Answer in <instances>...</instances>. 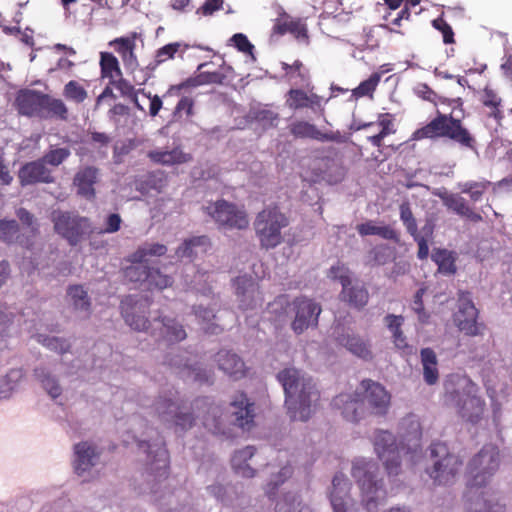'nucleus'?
Here are the masks:
<instances>
[{
  "label": "nucleus",
  "instance_id": "f257e3e1",
  "mask_svg": "<svg viewBox=\"0 0 512 512\" xmlns=\"http://www.w3.org/2000/svg\"><path fill=\"white\" fill-rule=\"evenodd\" d=\"M399 444L396 437L387 430H377L373 446L378 458L383 462L388 475H398L401 470V457L406 456L414 464L421 455L422 428L419 419L409 414L399 423Z\"/></svg>",
  "mask_w": 512,
  "mask_h": 512
},
{
  "label": "nucleus",
  "instance_id": "f03ea898",
  "mask_svg": "<svg viewBox=\"0 0 512 512\" xmlns=\"http://www.w3.org/2000/svg\"><path fill=\"white\" fill-rule=\"evenodd\" d=\"M500 452L495 445H484L469 461L466 470L467 512H505L504 506L484 499V488L499 468Z\"/></svg>",
  "mask_w": 512,
  "mask_h": 512
},
{
  "label": "nucleus",
  "instance_id": "7ed1b4c3",
  "mask_svg": "<svg viewBox=\"0 0 512 512\" xmlns=\"http://www.w3.org/2000/svg\"><path fill=\"white\" fill-rule=\"evenodd\" d=\"M155 412L164 420H171L181 431L191 429L196 419H201L203 426L212 434H225L222 427L223 410L210 402L209 398H197L189 405L177 404L171 398L159 397L154 404Z\"/></svg>",
  "mask_w": 512,
  "mask_h": 512
},
{
  "label": "nucleus",
  "instance_id": "20e7f679",
  "mask_svg": "<svg viewBox=\"0 0 512 512\" xmlns=\"http://www.w3.org/2000/svg\"><path fill=\"white\" fill-rule=\"evenodd\" d=\"M285 392V405L291 420L307 421L312 404L319 400V392L311 378L296 368H285L277 374Z\"/></svg>",
  "mask_w": 512,
  "mask_h": 512
},
{
  "label": "nucleus",
  "instance_id": "39448f33",
  "mask_svg": "<svg viewBox=\"0 0 512 512\" xmlns=\"http://www.w3.org/2000/svg\"><path fill=\"white\" fill-rule=\"evenodd\" d=\"M446 140L458 145L461 149L477 151L478 141L476 136L465 126L460 118L453 117V113L436 111V115L424 126L416 129L410 140L421 141Z\"/></svg>",
  "mask_w": 512,
  "mask_h": 512
},
{
  "label": "nucleus",
  "instance_id": "423d86ee",
  "mask_svg": "<svg viewBox=\"0 0 512 512\" xmlns=\"http://www.w3.org/2000/svg\"><path fill=\"white\" fill-rule=\"evenodd\" d=\"M445 402L456 408L466 422L477 424L485 412V401L479 387L467 376L451 375L444 384Z\"/></svg>",
  "mask_w": 512,
  "mask_h": 512
},
{
  "label": "nucleus",
  "instance_id": "0eeeda50",
  "mask_svg": "<svg viewBox=\"0 0 512 512\" xmlns=\"http://www.w3.org/2000/svg\"><path fill=\"white\" fill-rule=\"evenodd\" d=\"M351 475L361 492L364 507L372 512L387 497L383 479L379 478V467L372 460L356 459L352 464Z\"/></svg>",
  "mask_w": 512,
  "mask_h": 512
},
{
  "label": "nucleus",
  "instance_id": "6e6552de",
  "mask_svg": "<svg viewBox=\"0 0 512 512\" xmlns=\"http://www.w3.org/2000/svg\"><path fill=\"white\" fill-rule=\"evenodd\" d=\"M288 218L277 206L260 211L254 221L255 233L262 248H275L282 242L281 230L288 226Z\"/></svg>",
  "mask_w": 512,
  "mask_h": 512
},
{
  "label": "nucleus",
  "instance_id": "1a4fd4ad",
  "mask_svg": "<svg viewBox=\"0 0 512 512\" xmlns=\"http://www.w3.org/2000/svg\"><path fill=\"white\" fill-rule=\"evenodd\" d=\"M430 455L435 461L428 473L434 483L438 485L454 483L463 466L459 456L450 453L447 445L443 442L432 443Z\"/></svg>",
  "mask_w": 512,
  "mask_h": 512
},
{
  "label": "nucleus",
  "instance_id": "9d476101",
  "mask_svg": "<svg viewBox=\"0 0 512 512\" xmlns=\"http://www.w3.org/2000/svg\"><path fill=\"white\" fill-rule=\"evenodd\" d=\"M51 221L55 233L67 240L71 246L79 244L93 231L90 219L75 212L54 210Z\"/></svg>",
  "mask_w": 512,
  "mask_h": 512
},
{
  "label": "nucleus",
  "instance_id": "9b49d317",
  "mask_svg": "<svg viewBox=\"0 0 512 512\" xmlns=\"http://www.w3.org/2000/svg\"><path fill=\"white\" fill-rule=\"evenodd\" d=\"M205 210L221 227L243 230L249 226L246 211L224 199L210 203L205 207Z\"/></svg>",
  "mask_w": 512,
  "mask_h": 512
},
{
  "label": "nucleus",
  "instance_id": "f8f14e48",
  "mask_svg": "<svg viewBox=\"0 0 512 512\" xmlns=\"http://www.w3.org/2000/svg\"><path fill=\"white\" fill-rule=\"evenodd\" d=\"M321 311V306L315 301L303 296L295 298L292 301V312L295 315L291 322V329L299 335L309 327L316 326Z\"/></svg>",
  "mask_w": 512,
  "mask_h": 512
},
{
  "label": "nucleus",
  "instance_id": "ddd939ff",
  "mask_svg": "<svg viewBox=\"0 0 512 512\" xmlns=\"http://www.w3.org/2000/svg\"><path fill=\"white\" fill-rule=\"evenodd\" d=\"M478 310L470 298L468 292H462L459 296V308L454 314V323L458 329L467 336L481 334L482 324L477 322Z\"/></svg>",
  "mask_w": 512,
  "mask_h": 512
},
{
  "label": "nucleus",
  "instance_id": "4468645a",
  "mask_svg": "<svg viewBox=\"0 0 512 512\" xmlns=\"http://www.w3.org/2000/svg\"><path fill=\"white\" fill-rule=\"evenodd\" d=\"M351 486L344 474L338 473L333 477L329 495L333 512H358L357 502L350 493Z\"/></svg>",
  "mask_w": 512,
  "mask_h": 512
},
{
  "label": "nucleus",
  "instance_id": "2eb2a0df",
  "mask_svg": "<svg viewBox=\"0 0 512 512\" xmlns=\"http://www.w3.org/2000/svg\"><path fill=\"white\" fill-rule=\"evenodd\" d=\"M360 392L364 403L367 402L371 413L379 416L387 414L391 395L381 384L374 382L370 379L361 381Z\"/></svg>",
  "mask_w": 512,
  "mask_h": 512
},
{
  "label": "nucleus",
  "instance_id": "dca6fc26",
  "mask_svg": "<svg viewBox=\"0 0 512 512\" xmlns=\"http://www.w3.org/2000/svg\"><path fill=\"white\" fill-rule=\"evenodd\" d=\"M333 336L336 343L346 348L353 355L364 360H371L373 357L371 346L361 336L350 333L342 324H337L333 328Z\"/></svg>",
  "mask_w": 512,
  "mask_h": 512
},
{
  "label": "nucleus",
  "instance_id": "f3484780",
  "mask_svg": "<svg viewBox=\"0 0 512 512\" xmlns=\"http://www.w3.org/2000/svg\"><path fill=\"white\" fill-rule=\"evenodd\" d=\"M236 295L242 310L254 309L261 306L264 299L259 285L252 277L239 276L235 279Z\"/></svg>",
  "mask_w": 512,
  "mask_h": 512
},
{
  "label": "nucleus",
  "instance_id": "a211bd4d",
  "mask_svg": "<svg viewBox=\"0 0 512 512\" xmlns=\"http://www.w3.org/2000/svg\"><path fill=\"white\" fill-rule=\"evenodd\" d=\"M332 405L341 411L342 416L350 422L356 423L366 414L362 393L356 390L353 394L341 393L337 395Z\"/></svg>",
  "mask_w": 512,
  "mask_h": 512
},
{
  "label": "nucleus",
  "instance_id": "6ab92c4d",
  "mask_svg": "<svg viewBox=\"0 0 512 512\" xmlns=\"http://www.w3.org/2000/svg\"><path fill=\"white\" fill-rule=\"evenodd\" d=\"M18 177L22 186L37 183L50 184L55 181L51 169L41 158L24 164L18 172Z\"/></svg>",
  "mask_w": 512,
  "mask_h": 512
},
{
  "label": "nucleus",
  "instance_id": "aec40b11",
  "mask_svg": "<svg viewBox=\"0 0 512 512\" xmlns=\"http://www.w3.org/2000/svg\"><path fill=\"white\" fill-rule=\"evenodd\" d=\"M125 277L131 282L145 283L146 279H152L155 276L160 278L156 285L160 290L170 287L173 283V279L166 274H163L159 268L149 267L147 265L133 264L124 270Z\"/></svg>",
  "mask_w": 512,
  "mask_h": 512
},
{
  "label": "nucleus",
  "instance_id": "412c9836",
  "mask_svg": "<svg viewBox=\"0 0 512 512\" xmlns=\"http://www.w3.org/2000/svg\"><path fill=\"white\" fill-rule=\"evenodd\" d=\"M231 407L234 424L249 430L254 424V403L248 399L245 393L238 392L233 397Z\"/></svg>",
  "mask_w": 512,
  "mask_h": 512
},
{
  "label": "nucleus",
  "instance_id": "4be33fe9",
  "mask_svg": "<svg viewBox=\"0 0 512 512\" xmlns=\"http://www.w3.org/2000/svg\"><path fill=\"white\" fill-rule=\"evenodd\" d=\"M438 196L441 199L443 205L458 216L463 217L473 223H479L483 220L482 216L478 212L474 211L466 199L463 198L460 194L449 193L445 191L439 193Z\"/></svg>",
  "mask_w": 512,
  "mask_h": 512
},
{
  "label": "nucleus",
  "instance_id": "5701e85b",
  "mask_svg": "<svg viewBox=\"0 0 512 512\" xmlns=\"http://www.w3.org/2000/svg\"><path fill=\"white\" fill-rule=\"evenodd\" d=\"M290 134L295 138H310L318 141L340 142L341 135L339 132H321L314 124L304 120H297L289 126Z\"/></svg>",
  "mask_w": 512,
  "mask_h": 512
},
{
  "label": "nucleus",
  "instance_id": "b1692460",
  "mask_svg": "<svg viewBox=\"0 0 512 512\" xmlns=\"http://www.w3.org/2000/svg\"><path fill=\"white\" fill-rule=\"evenodd\" d=\"M323 99L316 93L308 92L299 88H291L286 93V106L291 110H301V109H322Z\"/></svg>",
  "mask_w": 512,
  "mask_h": 512
},
{
  "label": "nucleus",
  "instance_id": "393cba45",
  "mask_svg": "<svg viewBox=\"0 0 512 512\" xmlns=\"http://www.w3.org/2000/svg\"><path fill=\"white\" fill-rule=\"evenodd\" d=\"M45 94L34 90L20 91L16 97V106L20 114L43 117Z\"/></svg>",
  "mask_w": 512,
  "mask_h": 512
},
{
  "label": "nucleus",
  "instance_id": "a878e982",
  "mask_svg": "<svg viewBox=\"0 0 512 512\" xmlns=\"http://www.w3.org/2000/svg\"><path fill=\"white\" fill-rule=\"evenodd\" d=\"M99 177V169L94 166H85L78 170L73 179V184L77 189V194L87 200H92L96 196L94 185Z\"/></svg>",
  "mask_w": 512,
  "mask_h": 512
},
{
  "label": "nucleus",
  "instance_id": "bb28decb",
  "mask_svg": "<svg viewBox=\"0 0 512 512\" xmlns=\"http://www.w3.org/2000/svg\"><path fill=\"white\" fill-rule=\"evenodd\" d=\"M136 33L127 37H118L109 42L115 51L120 55L126 69L134 71L138 66V59L135 54Z\"/></svg>",
  "mask_w": 512,
  "mask_h": 512
},
{
  "label": "nucleus",
  "instance_id": "cd10ccee",
  "mask_svg": "<svg viewBox=\"0 0 512 512\" xmlns=\"http://www.w3.org/2000/svg\"><path fill=\"white\" fill-rule=\"evenodd\" d=\"M341 299L356 309L365 307L369 300V292L364 285H352L351 279L344 277L342 279Z\"/></svg>",
  "mask_w": 512,
  "mask_h": 512
},
{
  "label": "nucleus",
  "instance_id": "c85d7f7f",
  "mask_svg": "<svg viewBox=\"0 0 512 512\" xmlns=\"http://www.w3.org/2000/svg\"><path fill=\"white\" fill-rule=\"evenodd\" d=\"M218 367L229 376L240 378L245 375V363L235 353L230 351H219L217 353Z\"/></svg>",
  "mask_w": 512,
  "mask_h": 512
},
{
  "label": "nucleus",
  "instance_id": "c756f323",
  "mask_svg": "<svg viewBox=\"0 0 512 512\" xmlns=\"http://www.w3.org/2000/svg\"><path fill=\"white\" fill-rule=\"evenodd\" d=\"M147 156L152 162L167 166L183 164L192 160L191 154L185 153L179 147L170 151L152 150L148 152Z\"/></svg>",
  "mask_w": 512,
  "mask_h": 512
},
{
  "label": "nucleus",
  "instance_id": "7c9ffc66",
  "mask_svg": "<svg viewBox=\"0 0 512 512\" xmlns=\"http://www.w3.org/2000/svg\"><path fill=\"white\" fill-rule=\"evenodd\" d=\"M322 4L323 12L321 17L323 19L332 17L339 22L349 21L353 11L360 9V6L352 7V5L344 3L343 0H323Z\"/></svg>",
  "mask_w": 512,
  "mask_h": 512
},
{
  "label": "nucleus",
  "instance_id": "2f4dec72",
  "mask_svg": "<svg viewBox=\"0 0 512 512\" xmlns=\"http://www.w3.org/2000/svg\"><path fill=\"white\" fill-rule=\"evenodd\" d=\"M75 472L81 476L94 465L97 457L95 448L88 442H81L75 445Z\"/></svg>",
  "mask_w": 512,
  "mask_h": 512
},
{
  "label": "nucleus",
  "instance_id": "473e14b6",
  "mask_svg": "<svg viewBox=\"0 0 512 512\" xmlns=\"http://www.w3.org/2000/svg\"><path fill=\"white\" fill-rule=\"evenodd\" d=\"M211 247L210 238L206 235L194 236L183 242L176 250L179 258H192L198 253H206Z\"/></svg>",
  "mask_w": 512,
  "mask_h": 512
},
{
  "label": "nucleus",
  "instance_id": "72a5a7b5",
  "mask_svg": "<svg viewBox=\"0 0 512 512\" xmlns=\"http://www.w3.org/2000/svg\"><path fill=\"white\" fill-rule=\"evenodd\" d=\"M435 230V224L432 220H427L425 224L418 230L417 226L415 227V232H410L409 234L413 237L414 241L418 245L417 257L420 260L427 259L429 255V246L428 243L432 241Z\"/></svg>",
  "mask_w": 512,
  "mask_h": 512
},
{
  "label": "nucleus",
  "instance_id": "f704fd0d",
  "mask_svg": "<svg viewBox=\"0 0 512 512\" xmlns=\"http://www.w3.org/2000/svg\"><path fill=\"white\" fill-rule=\"evenodd\" d=\"M423 378L426 384L434 385L439 380L438 360L432 348H423L420 351Z\"/></svg>",
  "mask_w": 512,
  "mask_h": 512
},
{
  "label": "nucleus",
  "instance_id": "c9c22d12",
  "mask_svg": "<svg viewBox=\"0 0 512 512\" xmlns=\"http://www.w3.org/2000/svg\"><path fill=\"white\" fill-rule=\"evenodd\" d=\"M139 446L146 447L149 456L154 454L151 459V471L156 472L160 476L166 474L169 463V453L165 447V443L161 441L159 444H156L155 450H152V446L146 442H141Z\"/></svg>",
  "mask_w": 512,
  "mask_h": 512
},
{
  "label": "nucleus",
  "instance_id": "e433bc0d",
  "mask_svg": "<svg viewBox=\"0 0 512 512\" xmlns=\"http://www.w3.org/2000/svg\"><path fill=\"white\" fill-rule=\"evenodd\" d=\"M255 454L253 446H247L234 453L231 459V465L234 471L245 478H252L255 475V470L247 463Z\"/></svg>",
  "mask_w": 512,
  "mask_h": 512
},
{
  "label": "nucleus",
  "instance_id": "4c0bfd02",
  "mask_svg": "<svg viewBox=\"0 0 512 512\" xmlns=\"http://www.w3.org/2000/svg\"><path fill=\"white\" fill-rule=\"evenodd\" d=\"M479 100L488 109V117L493 118L497 123L503 119L502 99L493 89L486 86L480 93Z\"/></svg>",
  "mask_w": 512,
  "mask_h": 512
},
{
  "label": "nucleus",
  "instance_id": "58836bf2",
  "mask_svg": "<svg viewBox=\"0 0 512 512\" xmlns=\"http://www.w3.org/2000/svg\"><path fill=\"white\" fill-rule=\"evenodd\" d=\"M167 252V247L160 243H144L140 245L133 253L127 257V262L131 264H141L147 261L148 257H161Z\"/></svg>",
  "mask_w": 512,
  "mask_h": 512
},
{
  "label": "nucleus",
  "instance_id": "ea45409f",
  "mask_svg": "<svg viewBox=\"0 0 512 512\" xmlns=\"http://www.w3.org/2000/svg\"><path fill=\"white\" fill-rule=\"evenodd\" d=\"M395 116L391 113H380L377 116V124L381 128L380 131L372 136H368L367 140L374 147L380 148L383 145V140L396 132Z\"/></svg>",
  "mask_w": 512,
  "mask_h": 512
},
{
  "label": "nucleus",
  "instance_id": "a19ab883",
  "mask_svg": "<svg viewBox=\"0 0 512 512\" xmlns=\"http://www.w3.org/2000/svg\"><path fill=\"white\" fill-rule=\"evenodd\" d=\"M491 186L492 183L486 179L468 180L458 183L460 192L468 195L470 201L473 203L482 201Z\"/></svg>",
  "mask_w": 512,
  "mask_h": 512
},
{
  "label": "nucleus",
  "instance_id": "79ce46f5",
  "mask_svg": "<svg viewBox=\"0 0 512 512\" xmlns=\"http://www.w3.org/2000/svg\"><path fill=\"white\" fill-rule=\"evenodd\" d=\"M100 73L103 79H108L109 84L123 75L117 57L111 52H100Z\"/></svg>",
  "mask_w": 512,
  "mask_h": 512
},
{
  "label": "nucleus",
  "instance_id": "37998d69",
  "mask_svg": "<svg viewBox=\"0 0 512 512\" xmlns=\"http://www.w3.org/2000/svg\"><path fill=\"white\" fill-rule=\"evenodd\" d=\"M384 322L392 334L395 347L400 350L408 348L407 338L402 331L404 317L401 315L388 314L385 316Z\"/></svg>",
  "mask_w": 512,
  "mask_h": 512
},
{
  "label": "nucleus",
  "instance_id": "c03bdc74",
  "mask_svg": "<svg viewBox=\"0 0 512 512\" xmlns=\"http://www.w3.org/2000/svg\"><path fill=\"white\" fill-rule=\"evenodd\" d=\"M268 312L272 315V320L275 322H285L289 319L292 312V302L289 301L287 295H280L268 305Z\"/></svg>",
  "mask_w": 512,
  "mask_h": 512
},
{
  "label": "nucleus",
  "instance_id": "a18cd8bd",
  "mask_svg": "<svg viewBox=\"0 0 512 512\" xmlns=\"http://www.w3.org/2000/svg\"><path fill=\"white\" fill-rule=\"evenodd\" d=\"M57 117L61 120L68 119V109L61 99H56L45 94L43 103V117Z\"/></svg>",
  "mask_w": 512,
  "mask_h": 512
},
{
  "label": "nucleus",
  "instance_id": "49530a36",
  "mask_svg": "<svg viewBox=\"0 0 512 512\" xmlns=\"http://www.w3.org/2000/svg\"><path fill=\"white\" fill-rule=\"evenodd\" d=\"M189 48V45L183 42H173L159 48L155 53L154 63L156 66L173 59L177 53L182 56Z\"/></svg>",
  "mask_w": 512,
  "mask_h": 512
},
{
  "label": "nucleus",
  "instance_id": "de8ad7c7",
  "mask_svg": "<svg viewBox=\"0 0 512 512\" xmlns=\"http://www.w3.org/2000/svg\"><path fill=\"white\" fill-rule=\"evenodd\" d=\"M431 258L437 264L440 273L450 275L456 272L455 259L452 252L446 249H436L432 253Z\"/></svg>",
  "mask_w": 512,
  "mask_h": 512
},
{
  "label": "nucleus",
  "instance_id": "09e8293b",
  "mask_svg": "<svg viewBox=\"0 0 512 512\" xmlns=\"http://www.w3.org/2000/svg\"><path fill=\"white\" fill-rule=\"evenodd\" d=\"M162 334L169 342H179L186 338L187 334L183 326L174 319L162 318Z\"/></svg>",
  "mask_w": 512,
  "mask_h": 512
},
{
  "label": "nucleus",
  "instance_id": "8fccbe9b",
  "mask_svg": "<svg viewBox=\"0 0 512 512\" xmlns=\"http://www.w3.org/2000/svg\"><path fill=\"white\" fill-rule=\"evenodd\" d=\"M281 67L289 79H292L294 74H296V77L299 79V81L295 82L296 85L299 84L309 88L311 83L309 73L303 69V63L299 59L295 60L292 64L282 62Z\"/></svg>",
  "mask_w": 512,
  "mask_h": 512
},
{
  "label": "nucleus",
  "instance_id": "3c124183",
  "mask_svg": "<svg viewBox=\"0 0 512 512\" xmlns=\"http://www.w3.org/2000/svg\"><path fill=\"white\" fill-rule=\"evenodd\" d=\"M275 512H313L312 509L299 500L295 494H287L278 501L275 506Z\"/></svg>",
  "mask_w": 512,
  "mask_h": 512
},
{
  "label": "nucleus",
  "instance_id": "603ef678",
  "mask_svg": "<svg viewBox=\"0 0 512 512\" xmlns=\"http://www.w3.org/2000/svg\"><path fill=\"white\" fill-rule=\"evenodd\" d=\"M381 77L382 72L372 73L368 79L362 81L356 88L352 90V95L356 98H373V94L381 80Z\"/></svg>",
  "mask_w": 512,
  "mask_h": 512
},
{
  "label": "nucleus",
  "instance_id": "864d4df0",
  "mask_svg": "<svg viewBox=\"0 0 512 512\" xmlns=\"http://www.w3.org/2000/svg\"><path fill=\"white\" fill-rule=\"evenodd\" d=\"M193 310L196 317L201 321L205 333L218 334L223 330L218 324L211 323L215 318L213 310L203 306H196Z\"/></svg>",
  "mask_w": 512,
  "mask_h": 512
},
{
  "label": "nucleus",
  "instance_id": "5fc2aeb1",
  "mask_svg": "<svg viewBox=\"0 0 512 512\" xmlns=\"http://www.w3.org/2000/svg\"><path fill=\"white\" fill-rule=\"evenodd\" d=\"M67 293L73 301L74 309L85 311L88 315L90 314V299L81 285L70 286Z\"/></svg>",
  "mask_w": 512,
  "mask_h": 512
},
{
  "label": "nucleus",
  "instance_id": "6e6d98bb",
  "mask_svg": "<svg viewBox=\"0 0 512 512\" xmlns=\"http://www.w3.org/2000/svg\"><path fill=\"white\" fill-rule=\"evenodd\" d=\"M63 96L69 101L80 104L86 100L88 93L79 82L71 80L65 84Z\"/></svg>",
  "mask_w": 512,
  "mask_h": 512
},
{
  "label": "nucleus",
  "instance_id": "4d7b16f0",
  "mask_svg": "<svg viewBox=\"0 0 512 512\" xmlns=\"http://www.w3.org/2000/svg\"><path fill=\"white\" fill-rule=\"evenodd\" d=\"M226 80V75L221 71L201 72L195 78L188 80L189 86H200L207 84H223Z\"/></svg>",
  "mask_w": 512,
  "mask_h": 512
},
{
  "label": "nucleus",
  "instance_id": "13d9d810",
  "mask_svg": "<svg viewBox=\"0 0 512 512\" xmlns=\"http://www.w3.org/2000/svg\"><path fill=\"white\" fill-rule=\"evenodd\" d=\"M368 264L371 266L385 265L391 260L392 250L387 245H378L369 252Z\"/></svg>",
  "mask_w": 512,
  "mask_h": 512
},
{
  "label": "nucleus",
  "instance_id": "bf43d9fd",
  "mask_svg": "<svg viewBox=\"0 0 512 512\" xmlns=\"http://www.w3.org/2000/svg\"><path fill=\"white\" fill-rule=\"evenodd\" d=\"M71 155V151L69 148L66 147H57V148H51L48 150L41 159L43 162L47 165H51L54 167H57L61 165L63 162H65L69 156Z\"/></svg>",
  "mask_w": 512,
  "mask_h": 512
},
{
  "label": "nucleus",
  "instance_id": "052dcab7",
  "mask_svg": "<svg viewBox=\"0 0 512 512\" xmlns=\"http://www.w3.org/2000/svg\"><path fill=\"white\" fill-rule=\"evenodd\" d=\"M35 376L41 381L43 388L52 398H57L61 394V387L57 380L46 373L44 369H35Z\"/></svg>",
  "mask_w": 512,
  "mask_h": 512
},
{
  "label": "nucleus",
  "instance_id": "680f3d73",
  "mask_svg": "<svg viewBox=\"0 0 512 512\" xmlns=\"http://www.w3.org/2000/svg\"><path fill=\"white\" fill-rule=\"evenodd\" d=\"M181 373L183 374V377L191 379L194 382H199L201 384L210 383L212 378V374L210 371L201 369L199 367H194L192 365H188L187 363L183 365Z\"/></svg>",
  "mask_w": 512,
  "mask_h": 512
},
{
  "label": "nucleus",
  "instance_id": "e2e57ef3",
  "mask_svg": "<svg viewBox=\"0 0 512 512\" xmlns=\"http://www.w3.org/2000/svg\"><path fill=\"white\" fill-rule=\"evenodd\" d=\"M110 85L115 87L122 96L131 98L135 106L138 109L143 110L141 105L138 103L137 92L135 91L134 86L128 80L123 78V75L113 81Z\"/></svg>",
  "mask_w": 512,
  "mask_h": 512
},
{
  "label": "nucleus",
  "instance_id": "0e129e2a",
  "mask_svg": "<svg viewBox=\"0 0 512 512\" xmlns=\"http://www.w3.org/2000/svg\"><path fill=\"white\" fill-rule=\"evenodd\" d=\"M194 99L189 96H183L178 103L176 104V107L173 111V117L176 120L182 119L184 116L186 118H190L194 114Z\"/></svg>",
  "mask_w": 512,
  "mask_h": 512
},
{
  "label": "nucleus",
  "instance_id": "69168bd1",
  "mask_svg": "<svg viewBox=\"0 0 512 512\" xmlns=\"http://www.w3.org/2000/svg\"><path fill=\"white\" fill-rule=\"evenodd\" d=\"M292 473L293 469L290 465L282 467L278 474L267 484L266 494L270 498L274 496L279 485L283 484L288 478H290Z\"/></svg>",
  "mask_w": 512,
  "mask_h": 512
},
{
  "label": "nucleus",
  "instance_id": "338daca9",
  "mask_svg": "<svg viewBox=\"0 0 512 512\" xmlns=\"http://www.w3.org/2000/svg\"><path fill=\"white\" fill-rule=\"evenodd\" d=\"M425 292H426L425 287L419 288L413 297V303H412V310L417 314L418 320L421 323H427L429 320V317H430L424 308L423 296H424Z\"/></svg>",
  "mask_w": 512,
  "mask_h": 512
},
{
  "label": "nucleus",
  "instance_id": "774afa93",
  "mask_svg": "<svg viewBox=\"0 0 512 512\" xmlns=\"http://www.w3.org/2000/svg\"><path fill=\"white\" fill-rule=\"evenodd\" d=\"M145 183L149 188L161 192L167 185V175L163 171L151 172L147 175Z\"/></svg>",
  "mask_w": 512,
  "mask_h": 512
}]
</instances>
